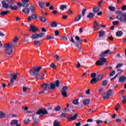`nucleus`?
Here are the masks:
<instances>
[{
  "label": "nucleus",
  "instance_id": "obj_44",
  "mask_svg": "<svg viewBox=\"0 0 126 126\" xmlns=\"http://www.w3.org/2000/svg\"><path fill=\"white\" fill-rule=\"evenodd\" d=\"M61 109L62 108L60 106H58L55 108V110L56 111L58 112L60 111Z\"/></svg>",
  "mask_w": 126,
  "mask_h": 126
},
{
  "label": "nucleus",
  "instance_id": "obj_2",
  "mask_svg": "<svg viewBox=\"0 0 126 126\" xmlns=\"http://www.w3.org/2000/svg\"><path fill=\"white\" fill-rule=\"evenodd\" d=\"M110 52L109 50H107L104 52H101L99 56L101 57L95 63L97 65L103 66L105 63H107V59L104 57H107L108 53Z\"/></svg>",
  "mask_w": 126,
  "mask_h": 126
},
{
  "label": "nucleus",
  "instance_id": "obj_28",
  "mask_svg": "<svg viewBox=\"0 0 126 126\" xmlns=\"http://www.w3.org/2000/svg\"><path fill=\"white\" fill-rule=\"evenodd\" d=\"M52 28H56L58 26V24L56 22H52L51 24Z\"/></svg>",
  "mask_w": 126,
  "mask_h": 126
},
{
  "label": "nucleus",
  "instance_id": "obj_42",
  "mask_svg": "<svg viewBox=\"0 0 126 126\" xmlns=\"http://www.w3.org/2000/svg\"><path fill=\"white\" fill-rule=\"evenodd\" d=\"M47 40H50L54 38V37L53 36H50V35H47L46 36Z\"/></svg>",
  "mask_w": 126,
  "mask_h": 126
},
{
  "label": "nucleus",
  "instance_id": "obj_10",
  "mask_svg": "<svg viewBox=\"0 0 126 126\" xmlns=\"http://www.w3.org/2000/svg\"><path fill=\"white\" fill-rule=\"evenodd\" d=\"M48 114V112L47 110L45 109H40L37 112H36V115H47Z\"/></svg>",
  "mask_w": 126,
  "mask_h": 126
},
{
  "label": "nucleus",
  "instance_id": "obj_32",
  "mask_svg": "<svg viewBox=\"0 0 126 126\" xmlns=\"http://www.w3.org/2000/svg\"><path fill=\"white\" fill-rule=\"evenodd\" d=\"M99 10H100V8L98 7H96L95 8H94V9H93V12H94V13H97Z\"/></svg>",
  "mask_w": 126,
  "mask_h": 126
},
{
  "label": "nucleus",
  "instance_id": "obj_11",
  "mask_svg": "<svg viewBox=\"0 0 126 126\" xmlns=\"http://www.w3.org/2000/svg\"><path fill=\"white\" fill-rule=\"evenodd\" d=\"M78 117V114H75L74 116L70 117V116H68L66 117V119H67L68 121L69 122L72 121L73 120H75L76 119H77Z\"/></svg>",
  "mask_w": 126,
  "mask_h": 126
},
{
  "label": "nucleus",
  "instance_id": "obj_22",
  "mask_svg": "<svg viewBox=\"0 0 126 126\" xmlns=\"http://www.w3.org/2000/svg\"><path fill=\"white\" fill-rule=\"evenodd\" d=\"M82 17V15L81 14H80L79 15H78L77 17H76L75 19V21L76 22H78L81 19V17Z\"/></svg>",
  "mask_w": 126,
  "mask_h": 126
},
{
  "label": "nucleus",
  "instance_id": "obj_36",
  "mask_svg": "<svg viewBox=\"0 0 126 126\" xmlns=\"http://www.w3.org/2000/svg\"><path fill=\"white\" fill-rule=\"evenodd\" d=\"M30 9L32 13H33L34 11L35 10V8L33 6H31Z\"/></svg>",
  "mask_w": 126,
  "mask_h": 126
},
{
  "label": "nucleus",
  "instance_id": "obj_8",
  "mask_svg": "<svg viewBox=\"0 0 126 126\" xmlns=\"http://www.w3.org/2000/svg\"><path fill=\"white\" fill-rule=\"evenodd\" d=\"M68 89V87L67 86H63L62 89L61 90L62 95L63 97L67 96V92H66V90Z\"/></svg>",
  "mask_w": 126,
  "mask_h": 126
},
{
  "label": "nucleus",
  "instance_id": "obj_49",
  "mask_svg": "<svg viewBox=\"0 0 126 126\" xmlns=\"http://www.w3.org/2000/svg\"><path fill=\"white\" fill-rule=\"evenodd\" d=\"M69 39L70 40V42H72L73 43H75V41H74L72 36H70V37H69Z\"/></svg>",
  "mask_w": 126,
  "mask_h": 126
},
{
  "label": "nucleus",
  "instance_id": "obj_6",
  "mask_svg": "<svg viewBox=\"0 0 126 126\" xmlns=\"http://www.w3.org/2000/svg\"><path fill=\"white\" fill-rule=\"evenodd\" d=\"M12 3V1L10 0H2L1 2L2 4V6L4 8H10L11 3Z\"/></svg>",
  "mask_w": 126,
  "mask_h": 126
},
{
  "label": "nucleus",
  "instance_id": "obj_60",
  "mask_svg": "<svg viewBox=\"0 0 126 126\" xmlns=\"http://www.w3.org/2000/svg\"><path fill=\"white\" fill-rule=\"evenodd\" d=\"M108 39H109L110 41H113L114 39V38L113 36H109L108 37Z\"/></svg>",
  "mask_w": 126,
  "mask_h": 126
},
{
  "label": "nucleus",
  "instance_id": "obj_15",
  "mask_svg": "<svg viewBox=\"0 0 126 126\" xmlns=\"http://www.w3.org/2000/svg\"><path fill=\"white\" fill-rule=\"evenodd\" d=\"M18 121L16 120H12L11 123L10 124L12 126H20V124H18Z\"/></svg>",
  "mask_w": 126,
  "mask_h": 126
},
{
  "label": "nucleus",
  "instance_id": "obj_64",
  "mask_svg": "<svg viewBox=\"0 0 126 126\" xmlns=\"http://www.w3.org/2000/svg\"><path fill=\"white\" fill-rule=\"evenodd\" d=\"M49 9L50 10H54V7L53 5H51Z\"/></svg>",
  "mask_w": 126,
  "mask_h": 126
},
{
  "label": "nucleus",
  "instance_id": "obj_39",
  "mask_svg": "<svg viewBox=\"0 0 126 126\" xmlns=\"http://www.w3.org/2000/svg\"><path fill=\"white\" fill-rule=\"evenodd\" d=\"M108 84V81L107 80H104L102 82V85L103 86H107Z\"/></svg>",
  "mask_w": 126,
  "mask_h": 126
},
{
  "label": "nucleus",
  "instance_id": "obj_30",
  "mask_svg": "<svg viewBox=\"0 0 126 126\" xmlns=\"http://www.w3.org/2000/svg\"><path fill=\"white\" fill-rule=\"evenodd\" d=\"M50 67L53 69H56L57 68V65L54 63H51Z\"/></svg>",
  "mask_w": 126,
  "mask_h": 126
},
{
  "label": "nucleus",
  "instance_id": "obj_62",
  "mask_svg": "<svg viewBox=\"0 0 126 126\" xmlns=\"http://www.w3.org/2000/svg\"><path fill=\"white\" fill-rule=\"evenodd\" d=\"M59 35V32L58 31H55V36H58Z\"/></svg>",
  "mask_w": 126,
  "mask_h": 126
},
{
  "label": "nucleus",
  "instance_id": "obj_52",
  "mask_svg": "<svg viewBox=\"0 0 126 126\" xmlns=\"http://www.w3.org/2000/svg\"><path fill=\"white\" fill-rule=\"evenodd\" d=\"M123 66V63H119V64H118L117 66L116 67V68H119L121 67H122Z\"/></svg>",
  "mask_w": 126,
  "mask_h": 126
},
{
  "label": "nucleus",
  "instance_id": "obj_55",
  "mask_svg": "<svg viewBox=\"0 0 126 126\" xmlns=\"http://www.w3.org/2000/svg\"><path fill=\"white\" fill-rule=\"evenodd\" d=\"M122 10L125 11L126 10V5H123L122 8Z\"/></svg>",
  "mask_w": 126,
  "mask_h": 126
},
{
  "label": "nucleus",
  "instance_id": "obj_58",
  "mask_svg": "<svg viewBox=\"0 0 126 126\" xmlns=\"http://www.w3.org/2000/svg\"><path fill=\"white\" fill-rule=\"evenodd\" d=\"M54 58H56V59L57 60V61H59L60 60V57L58 55H56L55 56H54Z\"/></svg>",
  "mask_w": 126,
  "mask_h": 126
},
{
  "label": "nucleus",
  "instance_id": "obj_48",
  "mask_svg": "<svg viewBox=\"0 0 126 126\" xmlns=\"http://www.w3.org/2000/svg\"><path fill=\"white\" fill-rule=\"evenodd\" d=\"M38 38H42L44 37V34L43 33H40L39 34H38Z\"/></svg>",
  "mask_w": 126,
  "mask_h": 126
},
{
  "label": "nucleus",
  "instance_id": "obj_7",
  "mask_svg": "<svg viewBox=\"0 0 126 126\" xmlns=\"http://www.w3.org/2000/svg\"><path fill=\"white\" fill-rule=\"evenodd\" d=\"M113 95V92L112 90H108L107 94L106 93L102 95V98L103 99H108L109 98L110 96H112Z\"/></svg>",
  "mask_w": 126,
  "mask_h": 126
},
{
  "label": "nucleus",
  "instance_id": "obj_26",
  "mask_svg": "<svg viewBox=\"0 0 126 126\" xmlns=\"http://www.w3.org/2000/svg\"><path fill=\"white\" fill-rule=\"evenodd\" d=\"M123 35V32L122 31H118L117 32H116V36L117 37H121V36H122Z\"/></svg>",
  "mask_w": 126,
  "mask_h": 126
},
{
  "label": "nucleus",
  "instance_id": "obj_34",
  "mask_svg": "<svg viewBox=\"0 0 126 126\" xmlns=\"http://www.w3.org/2000/svg\"><path fill=\"white\" fill-rule=\"evenodd\" d=\"M95 16L94 13H90L89 15H87V18H93Z\"/></svg>",
  "mask_w": 126,
  "mask_h": 126
},
{
  "label": "nucleus",
  "instance_id": "obj_59",
  "mask_svg": "<svg viewBox=\"0 0 126 126\" xmlns=\"http://www.w3.org/2000/svg\"><path fill=\"white\" fill-rule=\"evenodd\" d=\"M65 116V113H62L60 116L62 118H64Z\"/></svg>",
  "mask_w": 126,
  "mask_h": 126
},
{
  "label": "nucleus",
  "instance_id": "obj_5",
  "mask_svg": "<svg viewBox=\"0 0 126 126\" xmlns=\"http://www.w3.org/2000/svg\"><path fill=\"white\" fill-rule=\"evenodd\" d=\"M18 75H19L18 73L10 74V83L8 84L9 86H10V85H11V86L13 85V83H14V81L16 80V78H17V76Z\"/></svg>",
  "mask_w": 126,
  "mask_h": 126
},
{
  "label": "nucleus",
  "instance_id": "obj_29",
  "mask_svg": "<svg viewBox=\"0 0 126 126\" xmlns=\"http://www.w3.org/2000/svg\"><path fill=\"white\" fill-rule=\"evenodd\" d=\"M18 40V38L17 37H15L14 40H13V42L12 43H13V44H14V46L16 44Z\"/></svg>",
  "mask_w": 126,
  "mask_h": 126
},
{
  "label": "nucleus",
  "instance_id": "obj_35",
  "mask_svg": "<svg viewBox=\"0 0 126 126\" xmlns=\"http://www.w3.org/2000/svg\"><path fill=\"white\" fill-rule=\"evenodd\" d=\"M39 20L41 21V22H43V23H45V22H46V21L47 20V19L45 18V17H40V18H39Z\"/></svg>",
  "mask_w": 126,
  "mask_h": 126
},
{
  "label": "nucleus",
  "instance_id": "obj_21",
  "mask_svg": "<svg viewBox=\"0 0 126 126\" xmlns=\"http://www.w3.org/2000/svg\"><path fill=\"white\" fill-rule=\"evenodd\" d=\"M33 44L35 46H36L37 47L39 46L40 45V41L38 40H35L33 41Z\"/></svg>",
  "mask_w": 126,
  "mask_h": 126
},
{
  "label": "nucleus",
  "instance_id": "obj_12",
  "mask_svg": "<svg viewBox=\"0 0 126 126\" xmlns=\"http://www.w3.org/2000/svg\"><path fill=\"white\" fill-rule=\"evenodd\" d=\"M30 31H32V33H35L38 31V29L37 28V27H36L35 26L31 25Z\"/></svg>",
  "mask_w": 126,
  "mask_h": 126
},
{
  "label": "nucleus",
  "instance_id": "obj_56",
  "mask_svg": "<svg viewBox=\"0 0 126 126\" xmlns=\"http://www.w3.org/2000/svg\"><path fill=\"white\" fill-rule=\"evenodd\" d=\"M100 29V26H96V27L95 28H94V32L95 31V30H99Z\"/></svg>",
  "mask_w": 126,
  "mask_h": 126
},
{
  "label": "nucleus",
  "instance_id": "obj_57",
  "mask_svg": "<svg viewBox=\"0 0 126 126\" xmlns=\"http://www.w3.org/2000/svg\"><path fill=\"white\" fill-rule=\"evenodd\" d=\"M112 23H113V25H118L119 24V22L115 21V22H113Z\"/></svg>",
  "mask_w": 126,
  "mask_h": 126
},
{
  "label": "nucleus",
  "instance_id": "obj_4",
  "mask_svg": "<svg viewBox=\"0 0 126 126\" xmlns=\"http://www.w3.org/2000/svg\"><path fill=\"white\" fill-rule=\"evenodd\" d=\"M13 47H14V44L12 42L4 45V53L7 56V58H11V55L13 53Z\"/></svg>",
  "mask_w": 126,
  "mask_h": 126
},
{
  "label": "nucleus",
  "instance_id": "obj_16",
  "mask_svg": "<svg viewBox=\"0 0 126 126\" xmlns=\"http://www.w3.org/2000/svg\"><path fill=\"white\" fill-rule=\"evenodd\" d=\"M75 39L77 42V45H80L82 43L83 40L81 39L78 36H75Z\"/></svg>",
  "mask_w": 126,
  "mask_h": 126
},
{
  "label": "nucleus",
  "instance_id": "obj_37",
  "mask_svg": "<svg viewBox=\"0 0 126 126\" xmlns=\"http://www.w3.org/2000/svg\"><path fill=\"white\" fill-rule=\"evenodd\" d=\"M78 100H79L78 99H76L74 100V101H73V102H72L73 104H74L75 105H78V104H79Z\"/></svg>",
  "mask_w": 126,
  "mask_h": 126
},
{
  "label": "nucleus",
  "instance_id": "obj_31",
  "mask_svg": "<svg viewBox=\"0 0 126 126\" xmlns=\"http://www.w3.org/2000/svg\"><path fill=\"white\" fill-rule=\"evenodd\" d=\"M97 81H98V80H97V79L96 78H93L90 81V83L94 84V83H95L96 82H97Z\"/></svg>",
  "mask_w": 126,
  "mask_h": 126
},
{
  "label": "nucleus",
  "instance_id": "obj_9",
  "mask_svg": "<svg viewBox=\"0 0 126 126\" xmlns=\"http://www.w3.org/2000/svg\"><path fill=\"white\" fill-rule=\"evenodd\" d=\"M118 13H119L120 15H118L117 16V19L120 20L121 22H123L124 21V18L123 17H126V13H122L121 12H118Z\"/></svg>",
  "mask_w": 126,
  "mask_h": 126
},
{
  "label": "nucleus",
  "instance_id": "obj_40",
  "mask_svg": "<svg viewBox=\"0 0 126 126\" xmlns=\"http://www.w3.org/2000/svg\"><path fill=\"white\" fill-rule=\"evenodd\" d=\"M98 92L102 93L103 95H104V94H105L106 91L103 89H101L100 90H98Z\"/></svg>",
  "mask_w": 126,
  "mask_h": 126
},
{
  "label": "nucleus",
  "instance_id": "obj_19",
  "mask_svg": "<svg viewBox=\"0 0 126 126\" xmlns=\"http://www.w3.org/2000/svg\"><path fill=\"white\" fill-rule=\"evenodd\" d=\"M90 102V100L89 99H86L84 101H83V104L84 106H86L89 104Z\"/></svg>",
  "mask_w": 126,
  "mask_h": 126
},
{
  "label": "nucleus",
  "instance_id": "obj_54",
  "mask_svg": "<svg viewBox=\"0 0 126 126\" xmlns=\"http://www.w3.org/2000/svg\"><path fill=\"white\" fill-rule=\"evenodd\" d=\"M30 123V120H25V121H24V123L25 124H29Z\"/></svg>",
  "mask_w": 126,
  "mask_h": 126
},
{
  "label": "nucleus",
  "instance_id": "obj_23",
  "mask_svg": "<svg viewBox=\"0 0 126 126\" xmlns=\"http://www.w3.org/2000/svg\"><path fill=\"white\" fill-rule=\"evenodd\" d=\"M12 5H13V2L11 3V5H10V7L9 8H11V10H17L18 8V6L15 5L14 6H12Z\"/></svg>",
  "mask_w": 126,
  "mask_h": 126
},
{
  "label": "nucleus",
  "instance_id": "obj_63",
  "mask_svg": "<svg viewBox=\"0 0 126 126\" xmlns=\"http://www.w3.org/2000/svg\"><path fill=\"white\" fill-rule=\"evenodd\" d=\"M86 10L85 9H83L82 10V15L84 16L85 12H86Z\"/></svg>",
  "mask_w": 126,
  "mask_h": 126
},
{
  "label": "nucleus",
  "instance_id": "obj_18",
  "mask_svg": "<svg viewBox=\"0 0 126 126\" xmlns=\"http://www.w3.org/2000/svg\"><path fill=\"white\" fill-rule=\"evenodd\" d=\"M98 37L100 38H102L104 36L105 32L101 30L98 31Z\"/></svg>",
  "mask_w": 126,
  "mask_h": 126
},
{
  "label": "nucleus",
  "instance_id": "obj_1",
  "mask_svg": "<svg viewBox=\"0 0 126 126\" xmlns=\"http://www.w3.org/2000/svg\"><path fill=\"white\" fill-rule=\"evenodd\" d=\"M40 69H42V67H32L30 73L32 76H35V78L37 80H43V76L39 74Z\"/></svg>",
  "mask_w": 126,
  "mask_h": 126
},
{
  "label": "nucleus",
  "instance_id": "obj_33",
  "mask_svg": "<svg viewBox=\"0 0 126 126\" xmlns=\"http://www.w3.org/2000/svg\"><path fill=\"white\" fill-rule=\"evenodd\" d=\"M103 74H100L99 76H98L96 78H95L97 81H100L102 80V78H103Z\"/></svg>",
  "mask_w": 126,
  "mask_h": 126
},
{
  "label": "nucleus",
  "instance_id": "obj_24",
  "mask_svg": "<svg viewBox=\"0 0 126 126\" xmlns=\"http://www.w3.org/2000/svg\"><path fill=\"white\" fill-rule=\"evenodd\" d=\"M44 5H45V3L44 2H42V1L38 2V5H39V6L41 9L44 8Z\"/></svg>",
  "mask_w": 126,
  "mask_h": 126
},
{
  "label": "nucleus",
  "instance_id": "obj_17",
  "mask_svg": "<svg viewBox=\"0 0 126 126\" xmlns=\"http://www.w3.org/2000/svg\"><path fill=\"white\" fill-rule=\"evenodd\" d=\"M22 12L25 14H30V9L27 7L24 8V9H22Z\"/></svg>",
  "mask_w": 126,
  "mask_h": 126
},
{
  "label": "nucleus",
  "instance_id": "obj_41",
  "mask_svg": "<svg viewBox=\"0 0 126 126\" xmlns=\"http://www.w3.org/2000/svg\"><path fill=\"white\" fill-rule=\"evenodd\" d=\"M98 26H99V25H98L97 22L95 21L94 23V26H93V28L95 29V28H96Z\"/></svg>",
  "mask_w": 126,
  "mask_h": 126
},
{
  "label": "nucleus",
  "instance_id": "obj_27",
  "mask_svg": "<svg viewBox=\"0 0 126 126\" xmlns=\"http://www.w3.org/2000/svg\"><path fill=\"white\" fill-rule=\"evenodd\" d=\"M5 118V114L4 112L0 111V119H4Z\"/></svg>",
  "mask_w": 126,
  "mask_h": 126
},
{
  "label": "nucleus",
  "instance_id": "obj_3",
  "mask_svg": "<svg viewBox=\"0 0 126 126\" xmlns=\"http://www.w3.org/2000/svg\"><path fill=\"white\" fill-rule=\"evenodd\" d=\"M60 81L59 80H57L55 85L51 83V84H43L41 85V88L45 91H48V90H54L55 88V86L56 87H59L60 85Z\"/></svg>",
  "mask_w": 126,
  "mask_h": 126
},
{
  "label": "nucleus",
  "instance_id": "obj_46",
  "mask_svg": "<svg viewBox=\"0 0 126 126\" xmlns=\"http://www.w3.org/2000/svg\"><path fill=\"white\" fill-rule=\"evenodd\" d=\"M108 8H109V10L112 11H114V10H115V8L113 6H110L109 7H108Z\"/></svg>",
  "mask_w": 126,
  "mask_h": 126
},
{
  "label": "nucleus",
  "instance_id": "obj_43",
  "mask_svg": "<svg viewBox=\"0 0 126 126\" xmlns=\"http://www.w3.org/2000/svg\"><path fill=\"white\" fill-rule=\"evenodd\" d=\"M59 122L58 120H55L54 122V126H59Z\"/></svg>",
  "mask_w": 126,
  "mask_h": 126
},
{
  "label": "nucleus",
  "instance_id": "obj_20",
  "mask_svg": "<svg viewBox=\"0 0 126 126\" xmlns=\"http://www.w3.org/2000/svg\"><path fill=\"white\" fill-rule=\"evenodd\" d=\"M10 12V10H6L5 11H2L1 13H0V15L1 16H4V15H7Z\"/></svg>",
  "mask_w": 126,
  "mask_h": 126
},
{
  "label": "nucleus",
  "instance_id": "obj_45",
  "mask_svg": "<svg viewBox=\"0 0 126 126\" xmlns=\"http://www.w3.org/2000/svg\"><path fill=\"white\" fill-rule=\"evenodd\" d=\"M31 17L32 19H37V16H36V15L34 14H32Z\"/></svg>",
  "mask_w": 126,
  "mask_h": 126
},
{
  "label": "nucleus",
  "instance_id": "obj_38",
  "mask_svg": "<svg viewBox=\"0 0 126 126\" xmlns=\"http://www.w3.org/2000/svg\"><path fill=\"white\" fill-rule=\"evenodd\" d=\"M64 9H66V6L65 5H61L60 6V9L64 10Z\"/></svg>",
  "mask_w": 126,
  "mask_h": 126
},
{
  "label": "nucleus",
  "instance_id": "obj_51",
  "mask_svg": "<svg viewBox=\"0 0 126 126\" xmlns=\"http://www.w3.org/2000/svg\"><path fill=\"white\" fill-rule=\"evenodd\" d=\"M103 123V122L100 120L96 121V123L97 125H99V124H102Z\"/></svg>",
  "mask_w": 126,
  "mask_h": 126
},
{
  "label": "nucleus",
  "instance_id": "obj_14",
  "mask_svg": "<svg viewBox=\"0 0 126 126\" xmlns=\"http://www.w3.org/2000/svg\"><path fill=\"white\" fill-rule=\"evenodd\" d=\"M23 3H22V6L23 7H28L30 6L29 3L28 2L29 1V0H22Z\"/></svg>",
  "mask_w": 126,
  "mask_h": 126
},
{
  "label": "nucleus",
  "instance_id": "obj_47",
  "mask_svg": "<svg viewBox=\"0 0 126 126\" xmlns=\"http://www.w3.org/2000/svg\"><path fill=\"white\" fill-rule=\"evenodd\" d=\"M115 74V70H113V71H112L110 74H109V76L110 77H113L114 75Z\"/></svg>",
  "mask_w": 126,
  "mask_h": 126
},
{
  "label": "nucleus",
  "instance_id": "obj_13",
  "mask_svg": "<svg viewBox=\"0 0 126 126\" xmlns=\"http://www.w3.org/2000/svg\"><path fill=\"white\" fill-rule=\"evenodd\" d=\"M118 81L120 83H125V82L126 81V77L125 76H120Z\"/></svg>",
  "mask_w": 126,
  "mask_h": 126
},
{
  "label": "nucleus",
  "instance_id": "obj_61",
  "mask_svg": "<svg viewBox=\"0 0 126 126\" xmlns=\"http://www.w3.org/2000/svg\"><path fill=\"white\" fill-rule=\"evenodd\" d=\"M41 31L43 32H45L47 31L46 30L45 28L44 27H43L42 28Z\"/></svg>",
  "mask_w": 126,
  "mask_h": 126
},
{
  "label": "nucleus",
  "instance_id": "obj_50",
  "mask_svg": "<svg viewBox=\"0 0 126 126\" xmlns=\"http://www.w3.org/2000/svg\"><path fill=\"white\" fill-rule=\"evenodd\" d=\"M61 39L64 41H67V37L65 36H63L61 37Z\"/></svg>",
  "mask_w": 126,
  "mask_h": 126
},
{
  "label": "nucleus",
  "instance_id": "obj_25",
  "mask_svg": "<svg viewBox=\"0 0 126 126\" xmlns=\"http://www.w3.org/2000/svg\"><path fill=\"white\" fill-rule=\"evenodd\" d=\"M31 38L33 39H35L38 38H39V35L37 33H34L33 34H32Z\"/></svg>",
  "mask_w": 126,
  "mask_h": 126
},
{
  "label": "nucleus",
  "instance_id": "obj_53",
  "mask_svg": "<svg viewBox=\"0 0 126 126\" xmlns=\"http://www.w3.org/2000/svg\"><path fill=\"white\" fill-rule=\"evenodd\" d=\"M95 76H96V74L95 73H92L91 76L92 78H95Z\"/></svg>",
  "mask_w": 126,
  "mask_h": 126
}]
</instances>
